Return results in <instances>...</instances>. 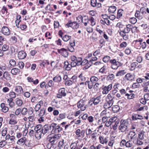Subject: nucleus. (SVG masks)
<instances>
[{
    "instance_id": "obj_1",
    "label": "nucleus",
    "mask_w": 149,
    "mask_h": 149,
    "mask_svg": "<svg viewBox=\"0 0 149 149\" xmlns=\"http://www.w3.org/2000/svg\"><path fill=\"white\" fill-rule=\"evenodd\" d=\"M61 135L60 134H56L54 135L50 134L47 137V140L51 143V145H56L59 141Z\"/></svg>"
},
{
    "instance_id": "obj_2",
    "label": "nucleus",
    "mask_w": 149,
    "mask_h": 149,
    "mask_svg": "<svg viewBox=\"0 0 149 149\" xmlns=\"http://www.w3.org/2000/svg\"><path fill=\"white\" fill-rule=\"evenodd\" d=\"M130 32L127 24L126 25L125 27H124L123 29L119 32V34L125 40H127L129 38V36L127 34Z\"/></svg>"
},
{
    "instance_id": "obj_3",
    "label": "nucleus",
    "mask_w": 149,
    "mask_h": 149,
    "mask_svg": "<svg viewBox=\"0 0 149 149\" xmlns=\"http://www.w3.org/2000/svg\"><path fill=\"white\" fill-rule=\"evenodd\" d=\"M129 123L127 120H122L120 122V125L119 127V130L121 132H125L127 129Z\"/></svg>"
},
{
    "instance_id": "obj_4",
    "label": "nucleus",
    "mask_w": 149,
    "mask_h": 149,
    "mask_svg": "<svg viewBox=\"0 0 149 149\" xmlns=\"http://www.w3.org/2000/svg\"><path fill=\"white\" fill-rule=\"evenodd\" d=\"M46 109L44 108H42L38 112V116L40 117L38 119V121L41 123L44 121L45 116V115Z\"/></svg>"
},
{
    "instance_id": "obj_5",
    "label": "nucleus",
    "mask_w": 149,
    "mask_h": 149,
    "mask_svg": "<svg viewBox=\"0 0 149 149\" xmlns=\"http://www.w3.org/2000/svg\"><path fill=\"white\" fill-rule=\"evenodd\" d=\"M110 63L111 64V68L113 70L117 69L119 66L122 65L121 63L118 61H116L115 59L110 60Z\"/></svg>"
},
{
    "instance_id": "obj_6",
    "label": "nucleus",
    "mask_w": 149,
    "mask_h": 149,
    "mask_svg": "<svg viewBox=\"0 0 149 149\" xmlns=\"http://www.w3.org/2000/svg\"><path fill=\"white\" fill-rule=\"evenodd\" d=\"M52 132L55 133L60 132L63 130V128L61 127L59 125L55 123H52Z\"/></svg>"
},
{
    "instance_id": "obj_7",
    "label": "nucleus",
    "mask_w": 149,
    "mask_h": 149,
    "mask_svg": "<svg viewBox=\"0 0 149 149\" xmlns=\"http://www.w3.org/2000/svg\"><path fill=\"white\" fill-rule=\"evenodd\" d=\"M43 135L47 133L49 134L52 132V124L50 125H45L42 127Z\"/></svg>"
},
{
    "instance_id": "obj_8",
    "label": "nucleus",
    "mask_w": 149,
    "mask_h": 149,
    "mask_svg": "<svg viewBox=\"0 0 149 149\" xmlns=\"http://www.w3.org/2000/svg\"><path fill=\"white\" fill-rule=\"evenodd\" d=\"M85 101L84 100H81L77 102V107L80 108L82 111H84L86 109V105Z\"/></svg>"
},
{
    "instance_id": "obj_9",
    "label": "nucleus",
    "mask_w": 149,
    "mask_h": 149,
    "mask_svg": "<svg viewBox=\"0 0 149 149\" xmlns=\"http://www.w3.org/2000/svg\"><path fill=\"white\" fill-rule=\"evenodd\" d=\"M66 95V93L65 88H62L58 90V93L57 94L56 97L58 98H61L63 97H65Z\"/></svg>"
},
{
    "instance_id": "obj_10",
    "label": "nucleus",
    "mask_w": 149,
    "mask_h": 149,
    "mask_svg": "<svg viewBox=\"0 0 149 149\" xmlns=\"http://www.w3.org/2000/svg\"><path fill=\"white\" fill-rule=\"evenodd\" d=\"M58 52L64 57H67L68 55V53L67 50L64 48L58 49Z\"/></svg>"
},
{
    "instance_id": "obj_11",
    "label": "nucleus",
    "mask_w": 149,
    "mask_h": 149,
    "mask_svg": "<svg viewBox=\"0 0 149 149\" xmlns=\"http://www.w3.org/2000/svg\"><path fill=\"white\" fill-rule=\"evenodd\" d=\"M128 137L130 138V140L132 141L133 142L134 141H135L137 137L134 132L130 131L128 134Z\"/></svg>"
},
{
    "instance_id": "obj_12",
    "label": "nucleus",
    "mask_w": 149,
    "mask_h": 149,
    "mask_svg": "<svg viewBox=\"0 0 149 149\" xmlns=\"http://www.w3.org/2000/svg\"><path fill=\"white\" fill-rule=\"evenodd\" d=\"M1 31L2 33L5 35L8 36L10 34V29L6 26L3 27L1 29Z\"/></svg>"
},
{
    "instance_id": "obj_13",
    "label": "nucleus",
    "mask_w": 149,
    "mask_h": 149,
    "mask_svg": "<svg viewBox=\"0 0 149 149\" xmlns=\"http://www.w3.org/2000/svg\"><path fill=\"white\" fill-rule=\"evenodd\" d=\"M26 56V53L23 51H19L18 54V56L19 58L22 59L25 58Z\"/></svg>"
},
{
    "instance_id": "obj_14",
    "label": "nucleus",
    "mask_w": 149,
    "mask_h": 149,
    "mask_svg": "<svg viewBox=\"0 0 149 149\" xmlns=\"http://www.w3.org/2000/svg\"><path fill=\"white\" fill-rule=\"evenodd\" d=\"M92 98L94 102V105H97L101 101V98L100 96H98L96 97H94Z\"/></svg>"
},
{
    "instance_id": "obj_15",
    "label": "nucleus",
    "mask_w": 149,
    "mask_h": 149,
    "mask_svg": "<svg viewBox=\"0 0 149 149\" xmlns=\"http://www.w3.org/2000/svg\"><path fill=\"white\" fill-rule=\"evenodd\" d=\"M42 135H43V131L41 130H39V131H36L35 133V136L36 138L39 139L41 138V136Z\"/></svg>"
},
{
    "instance_id": "obj_16",
    "label": "nucleus",
    "mask_w": 149,
    "mask_h": 149,
    "mask_svg": "<svg viewBox=\"0 0 149 149\" xmlns=\"http://www.w3.org/2000/svg\"><path fill=\"white\" fill-rule=\"evenodd\" d=\"M132 118L133 120H135L138 119H142L143 118V116L140 115L134 114L132 116Z\"/></svg>"
},
{
    "instance_id": "obj_17",
    "label": "nucleus",
    "mask_w": 149,
    "mask_h": 149,
    "mask_svg": "<svg viewBox=\"0 0 149 149\" xmlns=\"http://www.w3.org/2000/svg\"><path fill=\"white\" fill-rule=\"evenodd\" d=\"M113 98L114 97L112 96L111 94L109 93L107 96L106 101L109 102L113 103Z\"/></svg>"
},
{
    "instance_id": "obj_18",
    "label": "nucleus",
    "mask_w": 149,
    "mask_h": 149,
    "mask_svg": "<svg viewBox=\"0 0 149 149\" xmlns=\"http://www.w3.org/2000/svg\"><path fill=\"white\" fill-rule=\"evenodd\" d=\"M26 140V138L25 137H23L19 139L17 143L19 145H23L25 143Z\"/></svg>"
},
{
    "instance_id": "obj_19",
    "label": "nucleus",
    "mask_w": 149,
    "mask_h": 149,
    "mask_svg": "<svg viewBox=\"0 0 149 149\" xmlns=\"http://www.w3.org/2000/svg\"><path fill=\"white\" fill-rule=\"evenodd\" d=\"M3 77L7 80L11 79V76L8 72H5L3 74Z\"/></svg>"
},
{
    "instance_id": "obj_20",
    "label": "nucleus",
    "mask_w": 149,
    "mask_h": 149,
    "mask_svg": "<svg viewBox=\"0 0 149 149\" xmlns=\"http://www.w3.org/2000/svg\"><path fill=\"white\" fill-rule=\"evenodd\" d=\"M89 18H88V16L85 15L83 17L82 22L84 24V25L86 26L89 23Z\"/></svg>"
},
{
    "instance_id": "obj_21",
    "label": "nucleus",
    "mask_w": 149,
    "mask_h": 149,
    "mask_svg": "<svg viewBox=\"0 0 149 149\" xmlns=\"http://www.w3.org/2000/svg\"><path fill=\"white\" fill-rule=\"evenodd\" d=\"M125 79L128 81H131L134 79V76L130 73H127L125 76Z\"/></svg>"
},
{
    "instance_id": "obj_22",
    "label": "nucleus",
    "mask_w": 149,
    "mask_h": 149,
    "mask_svg": "<svg viewBox=\"0 0 149 149\" xmlns=\"http://www.w3.org/2000/svg\"><path fill=\"white\" fill-rule=\"evenodd\" d=\"M64 68L66 70H70L71 68L72 67L71 65V64H69L68 61H65L64 62Z\"/></svg>"
},
{
    "instance_id": "obj_23",
    "label": "nucleus",
    "mask_w": 149,
    "mask_h": 149,
    "mask_svg": "<svg viewBox=\"0 0 149 149\" xmlns=\"http://www.w3.org/2000/svg\"><path fill=\"white\" fill-rule=\"evenodd\" d=\"M20 72V70L17 68H14L11 70V73L13 75H16L19 74Z\"/></svg>"
},
{
    "instance_id": "obj_24",
    "label": "nucleus",
    "mask_w": 149,
    "mask_h": 149,
    "mask_svg": "<svg viewBox=\"0 0 149 149\" xmlns=\"http://www.w3.org/2000/svg\"><path fill=\"white\" fill-rule=\"evenodd\" d=\"M15 91L18 94H21L23 93V89L22 87L20 86H17L15 87Z\"/></svg>"
},
{
    "instance_id": "obj_25",
    "label": "nucleus",
    "mask_w": 149,
    "mask_h": 149,
    "mask_svg": "<svg viewBox=\"0 0 149 149\" xmlns=\"http://www.w3.org/2000/svg\"><path fill=\"white\" fill-rule=\"evenodd\" d=\"M99 139L100 142L102 144L106 143L107 142V138H104L102 136H99Z\"/></svg>"
},
{
    "instance_id": "obj_26",
    "label": "nucleus",
    "mask_w": 149,
    "mask_h": 149,
    "mask_svg": "<svg viewBox=\"0 0 149 149\" xmlns=\"http://www.w3.org/2000/svg\"><path fill=\"white\" fill-rule=\"evenodd\" d=\"M113 103L110 102L106 101L104 104L103 107L105 109H108L113 104Z\"/></svg>"
},
{
    "instance_id": "obj_27",
    "label": "nucleus",
    "mask_w": 149,
    "mask_h": 149,
    "mask_svg": "<svg viewBox=\"0 0 149 149\" xmlns=\"http://www.w3.org/2000/svg\"><path fill=\"white\" fill-rule=\"evenodd\" d=\"M94 83L91 81H87L85 83V84L86 85H87L88 86V88L90 89H91L92 88L93 86L94 85Z\"/></svg>"
},
{
    "instance_id": "obj_28",
    "label": "nucleus",
    "mask_w": 149,
    "mask_h": 149,
    "mask_svg": "<svg viewBox=\"0 0 149 149\" xmlns=\"http://www.w3.org/2000/svg\"><path fill=\"white\" fill-rule=\"evenodd\" d=\"M119 123V121L111 123V126H110V129L113 128V130H116L117 128V127Z\"/></svg>"
},
{
    "instance_id": "obj_29",
    "label": "nucleus",
    "mask_w": 149,
    "mask_h": 149,
    "mask_svg": "<svg viewBox=\"0 0 149 149\" xmlns=\"http://www.w3.org/2000/svg\"><path fill=\"white\" fill-rule=\"evenodd\" d=\"M116 7L114 6H111L109 7L108 9L109 12L110 13H113L116 11Z\"/></svg>"
},
{
    "instance_id": "obj_30",
    "label": "nucleus",
    "mask_w": 149,
    "mask_h": 149,
    "mask_svg": "<svg viewBox=\"0 0 149 149\" xmlns=\"http://www.w3.org/2000/svg\"><path fill=\"white\" fill-rule=\"evenodd\" d=\"M126 73L125 70H122L118 71L116 74V76H123Z\"/></svg>"
},
{
    "instance_id": "obj_31",
    "label": "nucleus",
    "mask_w": 149,
    "mask_h": 149,
    "mask_svg": "<svg viewBox=\"0 0 149 149\" xmlns=\"http://www.w3.org/2000/svg\"><path fill=\"white\" fill-rule=\"evenodd\" d=\"M141 140L137 137L135 141H134L133 143L136 144L140 145H142L143 144V142L141 141Z\"/></svg>"
},
{
    "instance_id": "obj_32",
    "label": "nucleus",
    "mask_w": 149,
    "mask_h": 149,
    "mask_svg": "<svg viewBox=\"0 0 149 149\" xmlns=\"http://www.w3.org/2000/svg\"><path fill=\"white\" fill-rule=\"evenodd\" d=\"M144 133L145 132L143 130L140 131L138 134V138L141 139H143L144 138Z\"/></svg>"
},
{
    "instance_id": "obj_33",
    "label": "nucleus",
    "mask_w": 149,
    "mask_h": 149,
    "mask_svg": "<svg viewBox=\"0 0 149 149\" xmlns=\"http://www.w3.org/2000/svg\"><path fill=\"white\" fill-rule=\"evenodd\" d=\"M120 108L118 105L113 106L112 108V111L114 113L118 112L120 110Z\"/></svg>"
},
{
    "instance_id": "obj_34",
    "label": "nucleus",
    "mask_w": 149,
    "mask_h": 149,
    "mask_svg": "<svg viewBox=\"0 0 149 149\" xmlns=\"http://www.w3.org/2000/svg\"><path fill=\"white\" fill-rule=\"evenodd\" d=\"M109 120L111 124L113 123H114L116 122L119 121V119H118L117 117L116 116H114L111 118H110Z\"/></svg>"
},
{
    "instance_id": "obj_35",
    "label": "nucleus",
    "mask_w": 149,
    "mask_h": 149,
    "mask_svg": "<svg viewBox=\"0 0 149 149\" xmlns=\"http://www.w3.org/2000/svg\"><path fill=\"white\" fill-rule=\"evenodd\" d=\"M53 80L56 82H60L61 80V78L60 76H56L53 79Z\"/></svg>"
},
{
    "instance_id": "obj_36",
    "label": "nucleus",
    "mask_w": 149,
    "mask_h": 149,
    "mask_svg": "<svg viewBox=\"0 0 149 149\" xmlns=\"http://www.w3.org/2000/svg\"><path fill=\"white\" fill-rule=\"evenodd\" d=\"M125 96H127V98L128 99H133L135 96V95L134 93H126L125 95Z\"/></svg>"
},
{
    "instance_id": "obj_37",
    "label": "nucleus",
    "mask_w": 149,
    "mask_h": 149,
    "mask_svg": "<svg viewBox=\"0 0 149 149\" xmlns=\"http://www.w3.org/2000/svg\"><path fill=\"white\" fill-rule=\"evenodd\" d=\"M138 63L137 62H134L132 63L131 65L130 70H133L135 69L136 65H138Z\"/></svg>"
},
{
    "instance_id": "obj_38",
    "label": "nucleus",
    "mask_w": 149,
    "mask_h": 149,
    "mask_svg": "<svg viewBox=\"0 0 149 149\" xmlns=\"http://www.w3.org/2000/svg\"><path fill=\"white\" fill-rule=\"evenodd\" d=\"M121 87V85L119 83H116L113 86V88L115 90H120Z\"/></svg>"
},
{
    "instance_id": "obj_39",
    "label": "nucleus",
    "mask_w": 149,
    "mask_h": 149,
    "mask_svg": "<svg viewBox=\"0 0 149 149\" xmlns=\"http://www.w3.org/2000/svg\"><path fill=\"white\" fill-rule=\"evenodd\" d=\"M71 37L67 35H65L62 38V40L65 42H67L71 38Z\"/></svg>"
},
{
    "instance_id": "obj_40",
    "label": "nucleus",
    "mask_w": 149,
    "mask_h": 149,
    "mask_svg": "<svg viewBox=\"0 0 149 149\" xmlns=\"http://www.w3.org/2000/svg\"><path fill=\"white\" fill-rule=\"evenodd\" d=\"M115 78V76L113 74H111L108 75L107 77V80H112Z\"/></svg>"
},
{
    "instance_id": "obj_41",
    "label": "nucleus",
    "mask_w": 149,
    "mask_h": 149,
    "mask_svg": "<svg viewBox=\"0 0 149 149\" xmlns=\"http://www.w3.org/2000/svg\"><path fill=\"white\" fill-rule=\"evenodd\" d=\"M123 12V10L121 9H119L118 10L117 18L119 19L122 16V14Z\"/></svg>"
},
{
    "instance_id": "obj_42",
    "label": "nucleus",
    "mask_w": 149,
    "mask_h": 149,
    "mask_svg": "<svg viewBox=\"0 0 149 149\" xmlns=\"http://www.w3.org/2000/svg\"><path fill=\"white\" fill-rule=\"evenodd\" d=\"M141 12L138 10L136 11V12L135 13V15L136 17L138 18L139 19H141L142 18V16L141 15Z\"/></svg>"
},
{
    "instance_id": "obj_43",
    "label": "nucleus",
    "mask_w": 149,
    "mask_h": 149,
    "mask_svg": "<svg viewBox=\"0 0 149 149\" xmlns=\"http://www.w3.org/2000/svg\"><path fill=\"white\" fill-rule=\"evenodd\" d=\"M99 79L97 77L95 76H92L90 78V81L93 82L94 84L96 83L97 81H98Z\"/></svg>"
},
{
    "instance_id": "obj_44",
    "label": "nucleus",
    "mask_w": 149,
    "mask_h": 149,
    "mask_svg": "<svg viewBox=\"0 0 149 149\" xmlns=\"http://www.w3.org/2000/svg\"><path fill=\"white\" fill-rule=\"evenodd\" d=\"M78 77L81 81H85L86 80V78L85 77L84 74L82 73Z\"/></svg>"
},
{
    "instance_id": "obj_45",
    "label": "nucleus",
    "mask_w": 149,
    "mask_h": 149,
    "mask_svg": "<svg viewBox=\"0 0 149 149\" xmlns=\"http://www.w3.org/2000/svg\"><path fill=\"white\" fill-rule=\"evenodd\" d=\"M94 20V19L93 18V17H89V21L90 22L91 25L92 26H93L96 23Z\"/></svg>"
},
{
    "instance_id": "obj_46",
    "label": "nucleus",
    "mask_w": 149,
    "mask_h": 149,
    "mask_svg": "<svg viewBox=\"0 0 149 149\" xmlns=\"http://www.w3.org/2000/svg\"><path fill=\"white\" fill-rule=\"evenodd\" d=\"M7 8L3 6L0 11L1 14L2 15L7 13Z\"/></svg>"
},
{
    "instance_id": "obj_47",
    "label": "nucleus",
    "mask_w": 149,
    "mask_h": 149,
    "mask_svg": "<svg viewBox=\"0 0 149 149\" xmlns=\"http://www.w3.org/2000/svg\"><path fill=\"white\" fill-rule=\"evenodd\" d=\"M116 26L120 29V31L123 29L124 26L120 22H118L117 23Z\"/></svg>"
},
{
    "instance_id": "obj_48",
    "label": "nucleus",
    "mask_w": 149,
    "mask_h": 149,
    "mask_svg": "<svg viewBox=\"0 0 149 149\" xmlns=\"http://www.w3.org/2000/svg\"><path fill=\"white\" fill-rule=\"evenodd\" d=\"M129 21L132 24H134L136 22L137 19L135 17H132L130 19Z\"/></svg>"
},
{
    "instance_id": "obj_49",
    "label": "nucleus",
    "mask_w": 149,
    "mask_h": 149,
    "mask_svg": "<svg viewBox=\"0 0 149 149\" xmlns=\"http://www.w3.org/2000/svg\"><path fill=\"white\" fill-rule=\"evenodd\" d=\"M9 95L10 98L13 99L16 97V94L14 92H10L9 93Z\"/></svg>"
},
{
    "instance_id": "obj_50",
    "label": "nucleus",
    "mask_w": 149,
    "mask_h": 149,
    "mask_svg": "<svg viewBox=\"0 0 149 149\" xmlns=\"http://www.w3.org/2000/svg\"><path fill=\"white\" fill-rule=\"evenodd\" d=\"M65 118V114L61 113L59 114V116L57 118L58 120H61Z\"/></svg>"
},
{
    "instance_id": "obj_51",
    "label": "nucleus",
    "mask_w": 149,
    "mask_h": 149,
    "mask_svg": "<svg viewBox=\"0 0 149 149\" xmlns=\"http://www.w3.org/2000/svg\"><path fill=\"white\" fill-rule=\"evenodd\" d=\"M42 125H37L34 128L35 131H39V130H42Z\"/></svg>"
},
{
    "instance_id": "obj_52",
    "label": "nucleus",
    "mask_w": 149,
    "mask_h": 149,
    "mask_svg": "<svg viewBox=\"0 0 149 149\" xmlns=\"http://www.w3.org/2000/svg\"><path fill=\"white\" fill-rule=\"evenodd\" d=\"M111 57L109 56H104L103 58V61L105 63H107L110 60Z\"/></svg>"
},
{
    "instance_id": "obj_53",
    "label": "nucleus",
    "mask_w": 149,
    "mask_h": 149,
    "mask_svg": "<svg viewBox=\"0 0 149 149\" xmlns=\"http://www.w3.org/2000/svg\"><path fill=\"white\" fill-rule=\"evenodd\" d=\"M28 112V109L26 108H24L21 110V113L23 115H26Z\"/></svg>"
},
{
    "instance_id": "obj_54",
    "label": "nucleus",
    "mask_w": 149,
    "mask_h": 149,
    "mask_svg": "<svg viewBox=\"0 0 149 149\" xmlns=\"http://www.w3.org/2000/svg\"><path fill=\"white\" fill-rule=\"evenodd\" d=\"M136 61L139 63H141L143 60V58L142 56L139 55L136 58Z\"/></svg>"
},
{
    "instance_id": "obj_55",
    "label": "nucleus",
    "mask_w": 149,
    "mask_h": 149,
    "mask_svg": "<svg viewBox=\"0 0 149 149\" xmlns=\"http://www.w3.org/2000/svg\"><path fill=\"white\" fill-rule=\"evenodd\" d=\"M27 28V26L24 24L20 25L19 26V28L22 30H24Z\"/></svg>"
},
{
    "instance_id": "obj_56",
    "label": "nucleus",
    "mask_w": 149,
    "mask_h": 149,
    "mask_svg": "<svg viewBox=\"0 0 149 149\" xmlns=\"http://www.w3.org/2000/svg\"><path fill=\"white\" fill-rule=\"evenodd\" d=\"M97 136V134L96 132H95L93 133L91 135L92 139L94 140H96V137Z\"/></svg>"
},
{
    "instance_id": "obj_57",
    "label": "nucleus",
    "mask_w": 149,
    "mask_h": 149,
    "mask_svg": "<svg viewBox=\"0 0 149 149\" xmlns=\"http://www.w3.org/2000/svg\"><path fill=\"white\" fill-rule=\"evenodd\" d=\"M97 58L96 57H92V59L90 60L89 61V63H88V64H89V67L92 65V62L93 61H96L97 60Z\"/></svg>"
},
{
    "instance_id": "obj_58",
    "label": "nucleus",
    "mask_w": 149,
    "mask_h": 149,
    "mask_svg": "<svg viewBox=\"0 0 149 149\" xmlns=\"http://www.w3.org/2000/svg\"><path fill=\"white\" fill-rule=\"evenodd\" d=\"M7 144V142L6 140H3L0 142V147L2 148Z\"/></svg>"
},
{
    "instance_id": "obj_59",
    "label": "nucleus",
    "mask_w": 149,
    "mask_h": 149,
    "mask_svg": "<svg viewBox=\"0 0 149 149\" xmlns=\"http://www.w3.org/2000/svg\"><path fill=\"white\" fill-rule=\"evenodd\" d=\"M140 11L143 15H145L146 13V8L144 7H141L140 9Z\"/></svg>"
},
{
    "instance_id": "obj_60",
    "label": "nucleus",
    "mask_w": 149,
    "mask_h": 149,
    "mask_svg": "<svg viewBox=\"0 0 149 149\" xmlns=\"http://www.w3.org/2000/svg\"><path fill=\"white\" fill-rule=\"evenodd\" d=\"M132 146V143L131 142L130 140H129L126 142L125 146L126 147L130 148Z\"/></svg>"
},
{
    "instance_id": "obj_61",
    "label": "nucleus",
    "mask_w": 149,
    "mask_h": 149,
    "mask_svg": "<svg viewBox=\"0 0 149 149\" xmlns=\"http://www.w3.org/2000/svg\"><path fill=\"white\" fill-rule=\"evenodd\" d=\"M88 63V61L86 59H84L83 61H81L80 62V65H84L85 64Z\"/></svg>"
},
{
    "instance_id": "obj_62",
    "label": "nucleus",
    "mask_w": 149,
    "mask_h": 149,
    "mask_svg": "<svg viewBox=\"0 0 149 149\" xmlns=\"http://www.w3.org/2000/svg\"><path fill=\"white\" fill-rule=\"evenodd\" d=\"M41 106L40 104H37L35 107L34 108V109L36 111H38L40 108Z\"/></svg>"
},
{
    "instance_id": "obj_63",
    "label": "nucleus",
    "mask_w": 149,
    "mask_h": 149,
    "mask_svg": "<svg viewBox=\"0 0 149 149\" xmlns=\"http://www.w3.org/2000/svg\"><path fill=\"white\" fill-rule=\"evenodd\" d=\"M140 86V85L137 83H133L132 86V87L133 88H138Z\"/></svg>"
},
{
    "instance_id": "obj_64",
    "label": "nucleus",
    "mask_w": 149,
    "mask_h": 149,
    "mask_svg": "<svg viewBox=\"0 0 149 149\" xmlns=\"http://www.w3.org/2000/svg\"><path fill=\"white\" fill-rule=\"evenodd\" d=\"M127 45V43L125 42H123L121 43L120 45L121 48H124L126 47Z\"/></svg>"
}]
</instances>
